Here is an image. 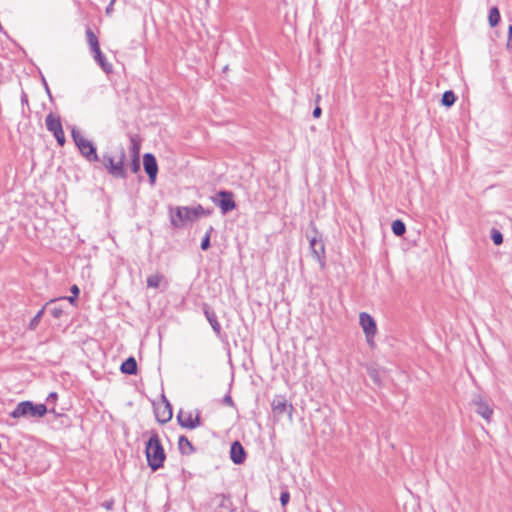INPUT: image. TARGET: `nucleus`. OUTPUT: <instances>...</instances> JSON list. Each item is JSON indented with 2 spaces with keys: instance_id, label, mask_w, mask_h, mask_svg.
Masks as SVG:
<instances>
[{
  "instance_id": "1",
  "label": "nucleus",
  "mask_w": 512,
  "mask_h": 512,
  "mask_svg": "<svg viewBox=\"0 0 512 512\" xmlns=\"http://www.w3.org/2000/svg\"><path fill=\"white\" fill-rule=\"evenodd\" d=\"M145 453L148 466L153 471H156L163 466L166 455L157 433L153 432L151 434L146 444Z\"/></svg>"
},
{
  "instance_id": "2",
  "label": "nucleus",
  "mask_w": 512,
  "mask_h": 512,
  "mask_svg": "<svg viewBox=\"0 0 512 512\" xmlns=\"http://www.w3.org/2000/svg\"><path fill=\"white\" fill-rule=\"evenodd\" d=\"M47 413L45 404H34L31 401H22L17 404L15 409L10 413L12 418H41Z\"/></svg>"
},
{
  "instance_id": "3",
  "label": "nucleus",
  "mask_w": 512,
  "mask_h": 512,
  "mask_svg": "<svg viewBox=\"0 0 512 512\" xmlns=\"http://www.w3.org/2000/svg\"><path fill=\"white\" fill-rule=\"evenodd\" d=\"M71 135L75 145L88 161L96 162L99 160L94 144L85 138L77 128H72Z\"/></svg>"
},
{
  "instance_id": "4",
  "label": "nucleus",
  "mask_w": 512,
  "mask_h": 512,
  "mask_svg": "<svg viewBox=\"0 0 512 512\" xmlns=\"http://www.w3.org/2000/svg\"><path fill=\"white\" fill-rule=\"evenodd\" d=\"M126 154L123 147H121L118 159L115 160L111 155L104 154L102 156V164L107 169L109 174L115 178H125L126 171L124 169V160Z\"/></svg>"
},
{
  "instance_id": "5",
  "label": "nucleus",
  "mask_w": 512,
  "mask_h": 512,
  "mask_svg": "<svg viewBox=\"0 0 512 512\" xmlns=\"http://www.w3.org/2000/svg\"><path fill=\"white\" fill-rule=\"evenodd\" d=\"M45 125H46L47 130L50 131L54 135L57 143L60 146H63L66 142V139H65V135H64L63 128H62V123H61L60 117L53 113H49L46 116Z\"/></svg>"
},
{
  "instance_id": "6",
  "label": "nucleus",
  "mask_w": 512,
  "mask_h": 512,
  "mask_svg": "<svg viewBox=\"0 0 512 512\" xmlns=\"http://www.w3.org/2000/svg\"><path fill=\"white\" fill-rule=\"evenodd\" d=\"M359 323L363 329V332L365 334L366 341H367L368 345L373 346L374 345V337L377 332V326H376L375 320L373 319V317L370 314H368L366 312H361L359 314Z\"/></svg>"
},
{
  "instance_id": "7",
  "label": "nucleus",
  "mask_w": 512,
  "mask_h": 512,
  "mask_svg": "<svg viewBox=\"0 0 512 512\" xmlns=\"http://www.w3.org/2000/svg\"><path fill=\"white\" fill-rule=\"evenodd\" d=\"M472 404L475 407V412L480 415L487 422H490L493 416V409L486 399L481 395H475L472 399Z\"/></svg>"
},
{
  "instance_id": "8",
  "label": "nucleus",
  "mask_w": 512,
  "mask_h": 512,
  "mask_svg": "<svg viewBox=\"0 0 512 512\" xmlns=\"http://www.w3.org/2000/svg\"><path fill=\"white\" fill-rule=\"evenodd\" d=\"M214 202L219 206L221 212L226 214L235 208V201L233 199V193L229 191H220L217 194V198Z\"/></svg>"
},
{
  "instance_id": "9",
  "label": "nucleus",
  "mask_w": 512,
  "mask_h": 512,
  "mask_svg": "<svg viewBox=\"0 0 512 512\" xmlns=\"http://www.w3.org/2000/svg\"><path fill=\"white\" fill-rule=\"evenodd\" d=\"M310 250L312 256L315 260L318 261L321 268L325 266V246L322 239H318L317 237H312L309 240Z\"/></svg>"
},
{
  "instance_id": "10",
  "label": "nucleus",
  "mask_w": 512,
  "mask_h": 512,
  "mask_svg": "<svg viewBox=\"0 0 512 512\" xmlns=\"http://www.w3.org/2000/svg\"><path fill=\"white\" fill-rule=\"evenodd\" d=\"M178 423L183 428L194 429L200 426L199 413L193 417V414L189 411L180 410L177 415Z\"/></svg>"
},
{
  "instance_id": "11",
  "label": "nucleus",
  "mask_w": 512,
  "mask_h": 512,
  "mask_svg": "<svg viewBox=\"0 0 512 512\" xmlns=\"http://www.w3.org/2000/svg\"><path fill=\"white\" fill-rule=\"evenodd\" d=\"M143 166L144 170L147 173L150 183L154 184L156 181L157 173H158V165L156 162V158L151 153H146L143 156Z\"/></svg>"
},
{
  "instance_id": "12",
  "label": "nucleus",
  "mask_w": 512,
  "mask_h": 512,
  "mask_svg": "<svg viewBox=\"0 0 512 512\" xmlns=\"http://www.w3.org/2000/svg\"><path fill=\"white\" fill-rule=\"evenodd\" d=\"M195 213L190 207H178L175 216L171 217V223L174 227H179L185 221H193Z\"/></svg>"
},
{
  "instance_id": "13",
  "label": "nucleus",
  "mask_w": 512,
  "mask_h": 512,
  "mask_svg": "<svg viewBox=\"0 0 512 512\" xmlns=\"http://www.w3.org/2000/svg\"><path fill=\"white\" fill-rule=\"evenodd\" d=\"M272 411L277 416H282L284 413L288 412L291 415L293 406L288 404L286 398L284 396H276L272 400L271 403Z\"/></svg>"
},
{
  "instance_id": "14",
  "label": "nucleus",
  "mask_w": 512,
  "mask_h": 512,
  "mask_svg": "<svg viewBox=\"0 0 512 512\" xmlns=\"http://www.w3.org/2000/svg\"><path fill=\"white\" fill-rule=\"evenodd\" d=\"M245 450L240 442L235 441L230 448V457L235 464H242L245 460Z\"/></svg>"
},
{
  "instance_id": "15",
  "label": "nucleus",
  "mask_w": 512,
  "mask_h": 512,
  "mask_svg": "<svg viewBox=\"0 0 512 512\" xmlns=\"http://www.w3.org/2000/svg\"><path fill=\"white\" fill-rule=\"evenodd\" d=\"M156 417L161 423H166L172 418V408L168 401H166V404L162 409L157 408Z\"/></svg>"
},
{
  "instance_id": "16",
  "label": "nucleus",
  "mask_w": 512,
  "mask_h": 512,
  "mask_svg": "<svg viewBox=\"0 0 512 512\" xmlns=\"http://www.w3.org/2000/svg\"><path fill=\"white\" fill-rule=\"evenodd\" d=\"M94 54L95 61L99 64V66L102 68V70L105 73H110L112 71V65L106 61L105 56L102 54L100 49H97L96 51H92Z\"/></svg>"
},
{
  "instance_id": "17",
  "label": "nucleus",
  "mask_w": 512,
  "mask_h": 512,
  "mask_svg": "<svg viewBox=\"0 0 512 512\" xmlns=\"http://www.w3.org/2000/svg\"><path fill=\"white\" fill-rule=\"evenodd\" d=\"M204 314L206 316V319L210 323L212 329L219 334L221 331V325L217 320V316L214 311L210 310L209 308H205Z\"/></svg>"
},
{
  "instance_id": "18",
  "label": "nucleus",
  "mask_w": 512,
  "mask_h": 512,
  "mask_svg": "<svg viewBox=\"0 0 512 512\" xmlns=\"http://www.w3.org/2000/svg\"><path fill=\"white\" fill-rule=\"evenodd\" d=\"M121 371L128 375L136 374L137 372V363L133 357H129L126 359L121 365Z\"/></svg>"
},
{
  "instance_id": "19",
  "label": "nucleus",
  "mask_w": 512,
  "mask_h": 512,
  "mask_svg": "<svg viewBox=\"0 0 512 512\" xmlns=\"http://www.w3.org/2000/svg\"><path fill=\"white\" fill-rule=\"evenodd\" d=\"M141 149V138L137 134L130 135V151L132 157H139Z\"/></svg>"
},
{
  "instance_id": "20",
  "label": "nucleus",
  "mask_w": 512,
  "mask_h": 512,
  "mask_svg": "<svg viewBox=\"0 0 512 512\" xmlns=\"http://www.w3.org/2000/svg\"><path fill=\"white\" fill-rule=\"evenodd\" d=\"M178 447L181 454H190L194 451V447L186 436H180L178 440Z\"/></svg>"
},
{
  "instance_id": "21",
  "label": "nucleus",
  "mask_w": 512,
  "mask_h": 512,
  "mask_svg": "<svg viewBox=\"0 0 512 512\" xmlns=\"http://www.w3.org/2000/svg\"><path fill=\"white\" fill-rule=\"evenodd\" d=\"M86 39L91 51H96L97 49H100L98 38L90 28L86 29Z\"/></svg>"
},
{
  "instance_id": "22",
  "label": "nucleus",
  "mask_w": 512,
  "mask_h": 512,
  "mask_svg": "<svg viewBox=\"0 0 512 512\" xmlns=\"http://www.w3.org/2000/svg\"><path fill=\"white\" fill-rule=\"evenodd\" d=\"M456 101V96L453 91H445L442 95L441 103L443 106L451 107Z\"/></svg>"
},
{
  "instance_id": "23",
  "label": "nucleus",
  "mask_w": 512,
  "mask_h": 512,
  "mask_svg": "<svg viewBox=\"0 0 512 512\" xmlns=\"http://www.w3.org/2000/svg\"><path fill=\"white\" fill-rule=\"evenodd\" d=\"M367 373L376 385H378V386L381 385L382 381H381V377H380V371L378 368H376L374 366H369L367 368Z\"/></svg>"
},
{
  "instance_id": "24",
  "label": "nucleus",
  "mask_w": 512,
  "mask_h": 512,
  "mask_svg": "<svg viewBox=\"0 0 512 512\" xmlns=\"http://www.w3.org/2000/svg\"><path fill=\"white\" fill-rule=\"evenodd\" d=\"M391 228L396 236H402L406 231V226L401 220L393 221Z\"/></svg>"
},
{
  "instance_id": "25",
  "label": "nucleus",
  "mask_w": 512,
  "mask_h": 512,
  "mask_svg": "<svg viewBox=\"0 0 512 512\" xmlns=\"http://www.w3.org/2000/svg\"><path fill=\"white\" fill-rule=\"evenodd\" d=\"M163 276L161 274H153L147 278V286L151 288H158Z\"/></svg>"
},
{
  "instance_id": "26",
  "label": "nucleus",
  "mask_w": 512,
  "mask_h": 512,
  "mask_svg": "<svg viewBox=\"0 0 512 512\" xmlns=\"http://www.w3.org/2000/svg\"><path fill=\"white\" fill-rule=\"evenodd\" d=\"M500 21V13L496 7L491 8L489 12V23L492 27L496 26Z\"/></svg>"
},
{
  "instance_id": "27",
  "label": "nucleus",
  "mask_w": 512,
  "mask_h": 512,
  "mask_svg": "<svg viewBox=\"0 0 512 512\" xmlns=\"http://www.w3.org/2000/svg\"><path fill=\"white\" fill-rule=\"evenodd\" d=\"M45 308H46V305L44 307H42V309H40L37 312V314L31 319V321L29 323V329H31V330L36 329V327L38 326L39 322L41 321V318H42V316L44 314Z\"/></svg>"
},
{
  "instance_id": "28",
  "label": "nucleus",
  "mask_w": 512,
  "mask_h": 512,
  "mask_svg": "<svg viewBox=\"0 0 512 512\" xmlns=\"http://www.w3.org/2000/svg\"><path fill=\"white\" fill-rule=\"evenodd\" d=\"M491 239L493 240L495 245H501L503 243V235L497 229H492Z\"/></svg>"
},
{
  "instance_id": "29",
  "label": "nucleus",
  "mask_w": 512,
  "mask_h": 512,
  "mask_svg": "<svg viewBox=\"0 0 512 512\" xmlns=\"http://www.w3.org/2000/svg\"><path fill=\"white\" fill-rule=\"evenodd\" d=\"M212 231H213V227H210L208 229V231L206 232L205 237L203 238V240L201 242L202 250H207L210 247V235H211Z\"/></svg>"
},
{
  "instance_id": "30",
  "label": "nucleus",
  "mask_w": 512,
  "mask_h": 512,
  "mask_svg": "<svg viewBox=\"0 0 512 512\" xmlns=\"http://www.w3.org/2000/svg\"><path fill=\"white\" fill-rule=\"evenodd\" d=\"M192 211H194V213H195V219L200 216L209 214V212H206L205 209L201 205H197L196 207H193Z\"/></svg>"
},
{
  "instance_id": "31",
  "label": "nucleus",
  "mask_w": 512,
  "mask_h": 512,
  "mask_svg": "<svg viewBox=\"0 0 512 512\" xmlns=\"http://www.w3.org/2000/svg\"><path fill=\"white\" fill-rule=\"evenodd\" d=\"M131 170H132L133 173H137L140 170V160H139V157H132Z\"/></svg>"
},
{
  "instance_id": "32",
  "label": "nucleus",
  "mask_w": 512,
  "mask_h": 512,
  "mask_svg": "<svg viewBox=\"0 0 512 512\" xmlns=\"http://www.w3.org/2000/svg\"><path fill=\"white\" fill-rule=\"evenodd\" d=\"M290 499V494L288 491H283L280 495V502L282 506H285Z\"/></svg>"
},
{
  "instance_id": "33",
  "label": "nucleus",
  "mask_w": 512,
  "mask_h": 512,
  "mask_svg": "<svg viewBox=\"0 0 512 512\" xmlns=\"http://www.w3.org/2000/svg\"><path fill=\"white\" fill-rule=\"evenodd\" d=\"M50 312L54 318H59L63 314V310L60 307H53Z\"/></svg>"
},
{
  "instance_id": "34",
  "label": "nucleus",
  "mask_w": 512,
  "mask_h": 512,
  "mask_svg": "<svg viewBox=\"0 0 512 512\" xmlns=\"http://www.w3.org/2000/svg\"><path fill=\"white\" fill-rule=\"evenodd\" d=\"M507 48L512 49V26H509V37L507 41Z\"/></svg>"
},
{
  "instance_id": "35",
  "label": "nucleus",
  "mask_w": 512,
  "mask_h": 512,
  "mask_svg": "<svg viewBox=\"0 0 512 512\" xmlns=\"http://www.w3.org/2000/svg\"><path fill=\"white\" fill-rule=\"evenodd\" d=\"M223 402H224V404L229 405V406H233V404H234L232 397L230 395H226L223 399Z\"/></svg>"
},
{
  "instance_id": "36",
  "label": "nucleus",
  "mask_w": 512,
  "mask_h": 512,
  "mask_svg": "<svg viewBox=\"0 0 512 512\" xmlns=\"http://www.w3.org/2000/svg\"><path fill=\"white\" fill-rule=\"evenodd\" d=\"M70 290L75 297H78L80 290L77 285H73Z\"/></svg>"
},
{
  "instance_id": "37",
  "label": "nucleus",
  "mask_w": 512,
  "mask_h": 512,
  "mask_svg": "<svg viewBox=\"0 0 512 512\" xmlns=\"http://www.w3.org/2000/svg\"><path fill=\"white\" fill-rule=\"evenodd\" d=\"M321 113H322V110H321V108H320V107H316V108L313 110V116H314L315 118L320 117Z\"/></svg>"
},
{
  "instance_id": "38",
  "label": "nucleus",
  "mask_w": 512,
  "mask_h": 512,
  "mask_svg": "<svg viewBox=\"0 0 512 512\" xmlns=\"http://www.w3.org/2000/svg\"><path fill=\"white\" fill-rule=\"evenodd\" d=\"M21 102H22V104H28V96L25 92H22Z\"/></svg>"
},
{
  "instance_id": "39",
  "label": "nucleus",
  "mask_w": 512,
  "mask_h": 512,
  "mask_svg": "<svg viewBox=\"0 0 512 512\" xmlns=\"http://www.w3.org/2000/svg\"><path fill=\"white\" fill-rule=\"evenodd\" d=\"M76 298L74 295L73 296H68V297H63L62 299H66L68 300L71 304H74L75 301H76Z\"/></svg>"
},
{
  "instance_id": "40",
  "label": "nucleus",
  "mask_w": 512,
  "mask_h": 512,
  "mask_svg": "<svg viewBox=\"0 0 512 512\" xmlns=\"http://www.w3.org/2000/svg\"><path fill=\"white\" fill-rule=\"evenodd\" d=\"M114 2H115V0H111V2H110V4H109V6H108V7H107V9H106V12H107V13H109V12L111 11L112 6H113Z\"/></svg>"
},
{
  "instance_id": "41",
  "label": "nucleus",
  "mask_w": 512,
  "mask_h": 512,
  "mask_svg": "<svg viewBox=\"0 0 512 512\" xmlns=\"http://www.w3.org/2000/svg\"><path fill=\"white\" fill-rule=\"evenodd\" d=\"M56 398H57V394L55 392H52L49 394L47 399L49 400V399H56Z\"/></svg>"
},
{
  "instance_id": "42",
  "label": "nucleus",
  "mask_w": 512,
  "mask_h": 512,
  "mask_svg": "<svg viewBox=\"0 0 512 512\" xmlns=\"http://www.w3.org/2000/svg\"><path fill=\"white\" fill-rule=\"evenodd\" d=\"M111 506H112V503H107V504L105 505L106 509H111Z\"/></svg>"
}]
</instances>
